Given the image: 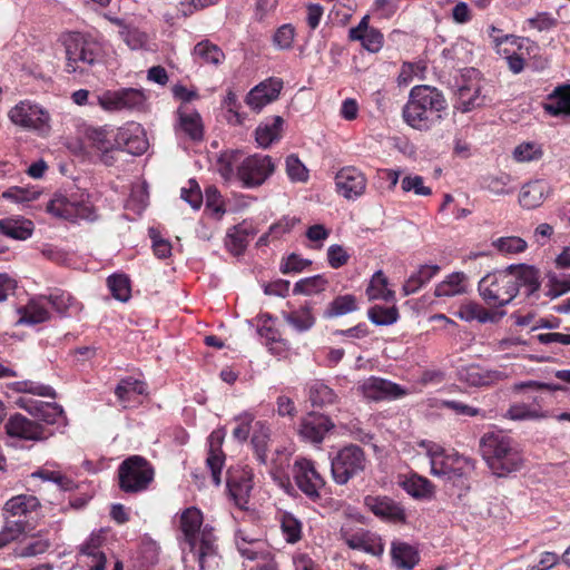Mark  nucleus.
<instances>
[{"instance_id":"f257e3e1","label":"nucleus","mask_w":570,"mask_h":570,"mask_svg":"<svg viewBox=\"0 0 570 570\" xmlns=\"http://www.w3.org/2000/svg\"><path fill=\"white\" fill-rule=\"evenodd\" d=\"M541 286L539 271L529 265H510L505 269L489 273L478 285L482 299L491 307H502L510 304L521 287L528 298H539Z\"/></svg>"},{"instance_id":"f03ea898","label":"nucleus","mask_w":570,"mask_h":570,"mask_svg":"<svg viewBox=\"0 0 570 570\" xmlns=\"http://www.w3.org/2000/svg\"><path fill=\"white\" fill-rule=\"evenodd\" d=\"M180 530L189 552L198 562V570H218L222 557L215 544L212 527H203V513L195 507L187 508L180 515Z\"/></svg>"},{"instance_id":"7ed1b4c3","label":"nucleus","mask_w":570,"mask_h":570,"mask_svg":"<svg viewBox=\"0 0 570 570\" xmlns=\"http://www.w3.org/2000/svg\"><path fill=\"white\" fill-rule=\"evenodd\" d=\"M448 101L441 90L428 85L414 86L402 110L404 122L419 131H429L444 119Z\"/></svg>"},{"instance_id":"20e7f679","label":"nucleus","mask_w":570,"mask_h":570,"mask_svg":"<svg viewBox=\"0 0 570 570\" xmlns=\"http://www.w3.org/2000/svg\"><path fill=\"white\" fill-rule=\"evenodd\" d=\"M482 456L492 473L499 478L521 469L523 460L512 440L501 433H487L480 441Z\"/></svg>"},{"instance_id":"39448f33","label":"nucleus","mask_w":570,"mask_h":570,"mask_svg":"<svg viewBox=\"0 0 570 570\" xmlns=\"http://www.w3.org/2000/svg\"><path fill=\"white\" fill-rule=\"evenodd\" d=\"M61 41L66 51V71L69 73L86 72L101 59V45L89 36L68 32L61 37Z\"/></svg>"},{"instance_id":"423d86ee","label":"nucleus","mask_w":570,"mask_h":570,"mask_svg":"<svg viewBox=\"0 0 570 570\" xmlns=\"http://www.w3.org/2000/svg\"><path fill=\"white\" fill-rule=\"evenodd\" d=\"M419 446L424 449L426 456L430 459L431 474L444 478L452 482L462 481L466 472L474 468L473 462L458 453H445V450L432 441L423 440L419 442Z\"/></svg>"},{"instance_id":"0eeeda50","label":"nucleus","mask_w":570,"mask_h":570,"mask_svg":"<svg viewBox=\"0 0 570 570\" xmlns=\"http://www.w3.org/2000/svg\"><path fill=\"white\" fill-rule=\"evenodd\" d=\"M119 489L128 494L146 491L155 479L153 464L141 455H130L118 466Z\"/></svg>"},{"instance_id":"6e6552de","label":"nucleus","mask_w":570,"mask_h":570,"mask_svg":"<svg viewBox=\"0 0 570 570\" xmlns=\"http://www.w3.org/2000/svg\"><path fill=\"white\" fill-rule=\"evenodd\" d=\"M366 465L364 451L358 445H347L341 449L332 459V476L337 484H346L361 473Z\"/></svg>"},{"instance_id":"1a4fd4ad","label":"nucleus","mask_w":570,"mask_h":570,"mask_svg":"<svg viewBox=\"0 0 570 570\" xmlns=\"http://www.w3.org/2000/svg\"><path fill=\"white\" fill-rule=\"evenodd\" d=\"M10 120L22 128L48 134L50 131V115L41 106L29 100L17 104L9 110Z\"/></svg>"},{"instance_id":"9d476101","label":"nucleus","mask_w":570,"mask_h":570,"mask_svg":"<svg viewBox=\"0 0 570 570\" xmlns=\"http://www.w3.org/2000/svg\"><path fill=\"white\" fill-rule=\"evenodd\" d=\"M47 210L56 217L70 222L78 219L94 222L97 218L94 206L88 200L80 199L76 195L71 197L61 194L55 195L48 203Z\"/></svg>"},{"instance_id":"9b49d317","label":"nucleus","mask_w":570,"mask_h":570,"mask_svg":"<svg viewBox=\"0 0 570 570\" xmlns=\"http://www.w3.org/2000/svg\"><path fill=\"white\" fill-rule=\"evenodd\" d=\"M275 170V165L269 156L253 155L244 158L237 165L236 178L244 187L261 186Z\"/></svg>"},{"instance_id":"f8f14e48","label":"nucleus","mask_w":570,"mask_h":570,"mask_svg":"<svg viewBox=\"0 0 570 570\" xmlns=\"http://www.w3.org/2000/svg\"><path fill=\"white\" fill-rule=\"evenodd\" d=\"M292 474L296 487L312 501L321 499V490L325 487V480L316 470L314 463L307 459H298L294 462Z\"/></svg>"},{"instance_id":"ddd939ff","label":"nucleus","mask_w":570,"mask_h":570,"mask_svg":"<svg viewBox=\"0 0 570 570\" xmlns=\"http://www.w3.org/2000/svg\"><path fill=\"white\" fill-rule=\"evenodd\" d=\"M144 94L134 88L108 90L98 96L99 106L107 111L139 108L144 105Z\"/></svg>"},{"instance_id":"4468645a","label":"nucleus","mask_w":570,"mask_h":570,"mask_svg":"<svg viewBox=\"0 0 570 570\" xmlns=\"http://www.w3.org/2000/svg\"><path fill=\"white\" fill-rule=\"evenodd\" d=\"M336 190L346 199L361 197L366 189L365 175L353 166L343 167L335 176Z\"/></svg>"},{"instance_id":"2eb2a0df","label":"nucleus","mask_w":570,"mask_h":570,"mask_svg":"<svg viewBox=\"0 0 570 570\" xmlns=\"http://www.w3.org/2000/svg\"><path fill=\"white\" fill-rule=\"evenodd\" d=\"M358 391L364 397L372 401L394 400L406 394V391L399 384L376 376L363 380L358 385Z\"/></svg>"},{"instance_id":"dca6fc26","label":"nucleus","mask_w":570,"mask_h":570,"mask_svg":"<svg viewBox=\"0 0 570 570\" xmlns=\"http://www.w3.org/2000/svg\"><path fill=\"white\" fill-rule=\"evenodd\" d=\"M17 405L27 411L30 415L35 416L47 424H58L60 421H65V413L61 405L58 403H49L37 401L29 397H19Z\"/></svg>"},{"instance_id":"f3484780","label":"nucleus","mask_w":570,"mask_h":570,"mask_svg":"<svg viewBox=\"0 0 570 570\" xmlns=\"http://www.w3.org/2000/svg\"><path fill=\"white\" fill-rule=\"evenodd\" d=\"M4 428L7 434L11 438H18L28 441H40L48 438L42 425L20 413L11 415Z\"/></svg>"},{"instance_id":"a211bd4d","label":"nucleus","mask_w":570,"mask_h":570,"mask_svg":"<svg viewBox=\"0 0 570 570\" xmlns=\"http://www.w3.org/2000/svg\"><path fill=\"white\" fill-rule=\"evenodd\" d=\"M118 128L108 126L98 128H88L87 138L91 146L101 151V161L108 166L114 164L112 156L109 155L112 150H118Z\"/></svg>"},{"instance_id":"6ab92c4d","label":"nucleus","mask_w":570,"mask_h":570,"mask_svg":"<svg viewBox=\"0 0 570 570\" xmlns=\"http://www.w3.org/2000/svg\"><path fill=\"white\" fill-rule=\"evenodd\" d=\"M118 150L140 156L148 149V140L139 124L130 122L118 128Z\"/></svg>"},{"instance_id":"aec40b11","label":"nucleus","mask_w":570,"mask_h":570,"mask_svg":"<svg viewBox=\"0 0 570 570\" xmlns=\"http://www.w3.org/2000/svg\"><path fill=\"white\" fill-rule=\"evenodd\" d=\"M489 101H491V99L488 97L487 92H484V88L479 81H471L458 87L455 108L463 114L483 107Z\"/></svg>"},{"instance_id":"412c9836","label":"nucleus","mask_w":570,"mask_h":570,"mask_svg":"<svg viewBox=\"0 0 570 570\" xmlns=\"http://www.w3.org/2000/svg\"><path fill=\"white\" fill-rule=\"evenodd\" d=\"M364 505L376 517L393 521L404 522L405 511L403 507L386 495H366Z\"/></svg>"},{"instance_id":"4be33fe9","label":"nucleus","mask_w":570,"mask_h":570,"mask_svg":"<svg viewBox=\"0 0 570 570\" xmlns=\"http://www.w3.org/2000/svg\"><path fill=\"white\" fill-rule=\"evenodd\" d=\"M283 88V80L269 78L254 87L246 96V104L255 111H259L267 104L276 100Z\"/></svg>"},{"instance_id":"5701e85b","label":"nucleus","mask_w":570,"mask_h":570,"mask_svg":"<svg viewBox=\"0 0 570 570\" xmlns=\"http://www.w3.org/2000/svg\"><path fill=\"white\" fill-rule=\"evenodd\" d=\"M370 16H364L356 27L348 30L351 41H361L362 47L370 52H379L383 47V35L380 30L368 26Z\"/></svg>"},{"instance_id":"b1692460","label":"nucleus","mask_w":570,"mask_h":570,"mask_svg":"<svg viewBox=\"0 0 570 570\" xmlns=\"http://www.w3.org/2000/svg\"><path fill=\"white\" fill-rule=\"evenodd\" d=\"M551 193L550 184L544 179L525 183L519 194V203L524 209L540 207Z\"/></svg>"},{"instance_id":"393cba45","label":"nucleus","mask_w":570,"mask_h":570,"mask_svg":"<svg viewBox=\"0 0 570 570\" xmlns=\"http://www.w3.org/2000/svg\"><path fill=\"white\" fill-rule=\"evenodd\" d=\"M334 428L333 422L324 415L308 414L302 420L299 435L311 443H321L325 434Z\"/></svg>"},{"instance_id":"a878e982","label":"nucleus","mask_w":570,"mask_h":570,"mask_svg":"<svg viewBox=\"0 0 570 570\" xmlns=\"http://www.w3.org/2000/svg\"><path fill=\"white\" fill-rule=\"evenodd\" d=\"M253 478L254 474L250 469H243L239 473L230 474L227 478L229 494L239 508H244L248 502L253 490Z\"/></svg>"},{"instance_id":"bb28decb","label":"nucleus","mask_w":570,"mask_h":570,"mask_svg":"<svg viewBox=\"0 0 570 570\" xmlns=\"http://www.w3.org/2000/svg\"><path fill=\"white\" fill-rule=\"evenodd\" d=\"M459 379L471 386H487L501 380L502 374L471 364L459 370Z\"/></svg>"},{"instance_id":"cd10ccee","label":"nucleus","mask_w":570,"mask_h":570,"mask_svg":"<svg viewBox=\"0 0 570 570\" xmlns=\"http://www.w3.org/2000/svg\"><path fill=\"white\" fill-rule=\"evenodd\" d=\"M210 446L208 451V456L206 459V464L212 473V479L215 485L220 484V475L222 469L225 463V454L220 449L223 442V435L219 432H213L210 434Z\"/></svg>"},{"instance_id":"c85d7f7f","label":"nucleus","mask_w":570,"mask_h":570,"mask_svg":"<svg viewBox=\"0 0 570 570\" xmlns=\"http://www.w3.org/2000/svg\"><path fill=\"white\" fill-rule=\"evenodd\" d=\"M40 508V501L31 494H19L9 499L3 505V515L12 518L27 517Z\"/></svg>"},{"instance_id":"c756f323","label":"nucleus","mask_w":570,"mask_h":570,"mask_svg":"<svg viewBox=\"0 0 570 570\" xmlns=\"http://www.w3.org/2000/svg\"><path fill=\"white\" fill-rule=\"evenodd\" d=\"M255 232L253 227L243 222L228 229L226 236V247L233 255H242L247 245L250 236H254Z\"/></svg>"},{"instance_id":"7c9ffc66","label":"nucleus","mask_w":570,"mask_h":570,"mask_svg":"<svg viewBox=\"0 0 570 570\" xmlns=\"http://www.w3.org/2000/svg\"><path fill=\"white\" fill-rule=\"evenodd\" d=\"M399 485L415 499L431 498L434 492L431 481L417 473L400 476Z\"/></svg>"},{"instance_id":"2f4dec72","label":"nucleus","mask_w":570,"mask_h":570,"mask_svg":"<svg viewBox=\"0 0 570 570\" xmlns=\"http://www.w3.org/2000/svg\"><path fill=\"white\" fill-rule=\"evenodd\" d=\"M17 313L20 315L16 325H36L47 322L50 313L39 301L31 299L27 305L19 307Z\"/></svg>"},{"instance_id":"473e14b6","label":"nucleus","mask_w":570,"mask_h":570,"mask_svg":"<svg viewBox=\"0 0 570 570\" xmlns=\"http://www.w3.org/2000/svg\"><path fill=\"white\" fill-rule=\"evenodd\" d=\"M391 554L394 566L399 569L412 570L420 561L419 552L405 542H393Z\"/></svg>"},{"instance_id":"72a5a7b5","label":"nucleus","mask_w":570,"mask_h":570,"mask_svg":"<svg viewBox=\"0 0 570 570\" xmlns=\"http://www.w3.org/2000/svg\"><path fill=\"white\" fill-rule=\"evenodd\" d=\"M283 125L281 116H274L271 122L261 124L255 131L257 144L263 148L269 147L282 137Z\"/></svg>"},{"instance_id":"f704fd0d","label":"nucleus","mask_w":570,"mask_h":570,"mask_svg":"<svg viewBox=\"0 0 570 570\" xmlns=\"http://www.w3.org/2000/svg\"><path fill=\"white\" fill-rule=\"evenodd\" d=\"M146 393V384L132 377L122 379L115 390V394L125 409L131 403L134 394L144 395Z\"/></svg>"},{"instance_id":"c9c22d12","label":"nucleus","mask_w":570,"mask_h":570,"mask_svg":"<svg viewBox=\"0 0 570 570\" xmlns=\"http://www.w3.org/2000/svg\"><path fill=\"white\" fill-rule=\"evenodd\" d=\"M544 109L553 115H568L570 116V86L557 88L548 98Z\"/></svg>"},{"instance_id":"e433bc0d","label":"nucleus","mask_w":570,"mask_h":570,"mask_svg":"<svg viewBox=\"0 0 570 570\" xmlns=\"http://www.w3.org/2000/svg\"><path fill=\"white\" fill-rule=\"evenodd\" d=\"M33 224L29 219H1L0 233L13 239L24 240L32 235Z\"/></svg>"},{"instance_id":"4c0bfd02","label":"nucleus","mask_w":570,"mask_h":570,"mask_svg":"<svg viewBox=\"0 0 570 570\" xmlns=\"http://www.w3.org/2000/svg\"><path fill=\"white\" fill-rule=\"evenodd\" d=\"M440 267L438 265H422L419 271L412 274L403 285L404 295H411L416 293L424 284L433 278Z\"/></svg>"},{"instance_id":"58836bf2","label":"nucleus","mask_w":570,"mask_h":570,"mask_svg":"<svg viewBox=\"0 0 570 570\" xmlns=\"http://www.w3.org/2000/svg\"><path fill=\"white\" fill-rule=\"evenodd\" d=\"M335 392L322 381H313L308 385V400L313 406H326L336 402Z\"/></svg>"},{"instance_id":"ea45409f","label":"nucleus","mask_w":570,"mask_h":570,"mask_svg":"<svg viewBox=\"0 0 570 570\" xmlns=\"http://www.w3.org/2000/svg\"><path fill=\"white\" fill-rule=\"evenodd\" d=\"M104 542V538L98 533H92L89 539L81 544L80 556L85 558L83 562L90 564H98V561H102V566L106 567L107 559L105 553L100 550Z\"/></svg>"},{"instance_id":"a19ab883","label":"nucleus","mask_w":570,"mask_h":570,"mask_svg":"<svg viewBox=\"0 0 570 570\" xmlns=\"http://www.w3.org/2000/svg\"><path fill=\"white\" fill-rule=\"evenodd\" d=\"M357 309L356 297L352 294L335 297L324 311L325 318H334L346 315Z\"/></svg>"},{"instance_id":"79ce46f5","label":"nucleus","mask_w":570,"mask_h":570,"mask_svg":"<svg viewBox=\"0 0 570 570\" xmlns=\"http://www.w3.org/2000/svg\"><path fill=\"white\" fill-rule=\"evenodd\" d=\"M464 273L456 272L449 275L443 282L436 285L434 294L438 297H450L465 292Z\"/></svg>"},{"instance_id":"37998d69","label":"nucleus","mask_w":570,"mask_h":570,"mask_svg":"<svg viewBox=\"0 0 570 570\" xmlns=\"http://www.w3.org/2000/svg\"><path fill=\"white\" fill-rule=\"evenodd\" d=\"M179 128L193 140L203 138V125L198 112H186L180 107L178 109Z\"/></svg>"},{"instance_id":"c03bdc74","label":"nucleus","mask_w":570,"mask_h":570,"mask_svg":"<svg viewBox=\"0 0 570 570\" xmlns=\"http://www.w3.org/2000/svg\"><path fill=\"white\" fill-rule=\"evenodd\" d=\"M194 56L200 59L203 63L214 66H218L225 59L223 50L209 40L198 42L194 48Z\"/></svg>"},{"instance_id":"a18cd8bd","label":"nucleus","mask_w":570,"mask_h":570,"mask_svg":"<svg viewBox=\"0 0 570 570\" xmlns=\"http://www.w3.org/2000/svg\"><path fill=\"white\" fill-rule=\"evenodd\" d=\"M283 318L297 332H306L312 328L315 323V318L312 315L309 307L307 306H303L288 313L284 312Z\"/></svg>"},{"instance_id":"49530a36","label":"nucleus","mask_w":570,"mask_h":570,"mask_svg":"<svg viewBox=\"0 0 570 570\" xmlns=\"http://www.w3.org/2000/svg\"><path fill=\"white\" fill-rule=\"evenodd\" d=\"M387 277L382 271H377L371 278L366 288L368 299L390 301L394 297V292L387 288Z\"/></svg>"},{"instance_id":"de8ad7c7","label":"nucleus","mask_w":570,"mask_h":570,"mask_svg":"<svg viewBox=\"0 0 570 570\" xmlns=\"http://www.w3.org/2000/svg\"><path fill=\"white\" fill-rule=\"evenodd\" d=\"M269 439V428L258 421L255 423L252 444L255 449L256 459L259 463L265 464L267 461V442Z\"/></svg>"},{"instance_id":"09e8293b","label":"nucleus","mask_w":570,"mask_h":570,"mask_svg":"<svg viewBox=\"0 0 570 570\" xmlns=\"http://www.w3.org/2000/svg\"><path fill=\"white\" fill-rule=\"evenodd\" d=\"M281 530L287 543L294 544L302 539V522L292 513L284 512L279 517Z\"/></svg>"},{"instance_id":"8fccbe9b","label":"nucleus","mask_w":570,"mask_h":570,"mask_svg":"<svg viewBox=\"0 0 570 570\" xmlns=\"http://www.w3.org/2000/svg\"><path fill=\"white\" fill-rule=\"evenodd\" d=\"M4 517V527L0 532V549L10 541H13L22 534L27 528L28 522L20 518Z\"/></svg>"},{"instance_id":"3c124183","label":"nucleus","mask_w":570,"mask_h":570,"mask_svg":"<svg viewBox=\"0 0 570 570\" xmlns=\"http://www.w3.org/2000/svg\"><path fill=\"white\" fill-rule=\"evenodd\" d=\"M543 150L540 144L534 141H524L519 144L512 151V158L517 163H530L541 159Z\"/></svg>"},{"instance_id":"603ef678","label":"nucleus","mask_w":570,"mask_h":570,"mask_svg":"<svg viewBox=\"0 0 570 570\" xmlns=\"http://www.w3.org/2000/svg\"><path fill=\"white\" fill-rule=\"evenodd\" d=\"M112 296L120 302H128L131 296L130 281L124 274H114L107 278Z\"/></svg>"},{"instance_id":"864d4df0","label":"nucleus","mask_w":570,"mask_h":570,"mask_svg":"<svg viewBox=\"0 0 570 570\" xmlns=\"http://www.w3.org/2000/svg\"><path fill=\"white\" fill-rule=\"evenodd\" d=\"M456 315L461 320L466 322H471L474 320L481 323L493 321V314L483 306H481L480 304L474 302H470L468 304L462 305L458 311Z\"/></svg>"},{"instance_id":"5fc2aeb1","label":"nucleus","mask_w":570,"mask_h":570,"mask_svg":"<svg viewBox=\"0 0 570 570\" xmlns=\"http://www.w3.org/2000/svg\"><path fill=\"white\" fill-rule=\"evenodd\" d=\"M242 154L238 150L226 151L217 160V171L225 180H230L235 174V167L240 163Z\"/></svg>"},{"instance_id":"6e6d98bb","label":"nucleus","mask_w":570,"mask_h":570,"mask_svg":"<svg viewBox=\"0 0 570 570\" xmlns=\"http://www.w3.org/2000/svg\"><path fill=\"white\" fill-rule=\"evenodd\" d=\"M11 389L18 393H30L43 397L56 399V391L50 385L36 383L33 381H20L11 384Z\"/></svg>"},{"instance_id":"4d7b16f0","label":"nucleus","mask_w":570,"mask_h":570,"mask_svg":"<svg viewBox=\"0 0 570 570\" xmlns=\"http://www.w3.org/2000/svg\"><path fill=\"white\" fill-rule=\"evenodd\" d=\"M368 318L375 325H391L399 318V311L395 306H380L375 305L367 312Z\"/></svg>"},{"instance_id":"13d9d810","label":"nucleus","mask_w":570,"mask_h":570,"mask_svg":"<svg viewBox=\"0 0 570 570\" xmlns=\"http://www.w3.org/2000/svg\"><path fill=\"white\" fill-rule=\"evenodd\" d=\"M512 178L509 174L501 173L499 175H490L484 177V187L494 195H508L513 190L509 188Z\"/></svg>"},{"instance_id":"bf43d9fd","label":"nucleus","mask_w":570,"mask_h":570,"mask_svg":"<svg viewBox=\"0 0 570 570\" xmlns=\"http://www.w3.org/2000/svg\"><path fill=\"white\" fill-rule=\"evenodd\" d=\"M50 547L48 539L42 535H32L16 553L18 557L28 558L45 553Z\"/></svg>"},{"instance_id":"052dcab7","label":"nucleus","mask_w":570,"mask_h":570,"mask_svg":"<svg viewBox=\"0 0 570 570\" xmlns=\"http://www.w3.org/2000/svg\"><path fill=\"white\" fill-rule=\"evenodd\" d=\"M327 284V281L321 276L316 275L313 277H307L304 279L298 281L294 285L293 292L295 294H305V295H312L316 294L325 288Z\"/></svg>"},{"instance_id":"680f3d73","label":"nucleus","mask_w":570,"mask_h":570,"mask_svg":"<svg viewBox=\"0 0 570 570\" xmlns=\"http://www.w3.org/2000/svg\"><path fill=\"white\" fill-rule=\"evenodd\" d=\"M31 478H38L41 479L42 481L53 482L63 491H70L75 487L73 481L71 479L61 474L58 471L41 469L31 473Z\"/></svg>"},{"instance_id":"e2e57ef3","label":"nucleus","mask_w":570,"mask_h":570,"mask_svg":"<svg viewBox=\"0 0 570 570\" xmlns=\"http://www.w3.org/2000/svg\"><path fill=\"white\" fill-rule=\"evenodd\" d=\"M493 246L503 254H517L524 252L527 242L518 236L500 237L493 242Z\"/></svg>"},{"instance_id":"0e129e2a","label":"nucleus","mask_w":570,"mask_h":570,"mask_svg":"<svg viewBox=\"0 0 570 570\" xmlns=\"http://www.w3.org/2000/svg\"><path fill=\"white\" fill-rule=\"evenodd\" d=\"M286 173L293 181L304 183L308 179L307 168L294 154L286 158Z\"/></svg>"},{"instance_id":"69168bd1","label":"nucleus","mask_w":570,"mask_h":570,"mask_svg":"<svg viewBox=\"0 0 570 570\" xmlns=\"http://www.w3.org/2000/svg\"><path fill=\"white\" fill-rule=\"evenodd\" d=\"M180 196L193 209H199L203 204V194L195 179L187 181V186L181 188Z\"/></svg>"},{"instance_id":"338daca9","label":"nucleus","mask_w":570,"mask_h":570,"mask_svg":"<svg viewBox=\"0 0 570 570\" xmlns=\"http://www.w3.org/2000/svg\"><path fill=\"white\" fill-rule=\"evenodd\" d=\"M508 416L511 420H537L546 417V414L540 413L535 409H531L524 403L513 404L508 410Z\"/></svg>"},{"instance_id":"774afa93","label":"nucleus","mask_w":570,"mask_h":570,"mask_svg":"<svg viewBox=\"0 0 570 570\" xmlns=\"http://www.w3.org/2000/svg\"><path fill=\"white\" fill-rule=\"evenodd\" d=\"M120 33L124 41L132 50L144 48L148 41V36L137 28L126 27Z\"/></svg>"}]
</instances>
